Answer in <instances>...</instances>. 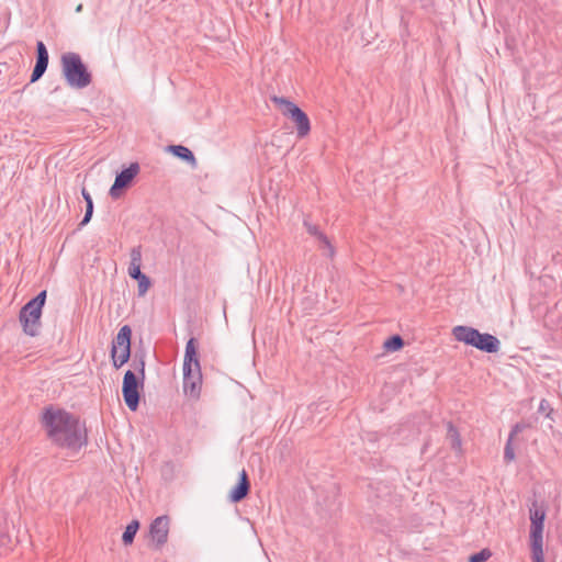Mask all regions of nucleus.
<instances>
[{
	"instance_id": "nucleus-25",
	"label": "nucleus",
	"mask_w": 562,
	"mask_h": 562,
	"mask_svg": "<svg viewBox=\"0 0 562 562\" xmlns=\"http://www.w3.org/2000/svg\"><path fill=\"white\" fill-rule=\"evenodd\" d=\"M92 215H93V204L86 205V212H85L83 218L81 220L79 226L81 227V226L87 225L91 221Z\"/></svg>"
},
{
	"instance_id": "nucleus-15",
	"label": "nucleus",
	"mask_w": 562,
	"mask_h": 562,
	"mask_svg": "<svg viewBox=\"0 0 562 562\" xmlns=\"http://www.w3.org/2000/svg\"><path fill=\"white\" fill-rule=\"evenodd\" d=\"M304 226L306 227V231L308 232V234L315 236L318 239L319 247L327 250L326 255L328 257H333L335 254L334 247L331 246L327 236L319 231L318 226L310 224L307 222H304Z\"/></svg>"
},
{
	"instance_id": "nucleus-2",
	"label": "nucleus",
	"mask_w": 562,
	"mask_h": 562,
	"mask_svg": "<svg viewBox=\"0 0 562 562\" xmlns=\"http://www.w3.org/2000/svg\"><path fill=\"white\" fill-rule=\"evenodd\" d=\"M202 387V372L198 353V340L191 337L186 345L183 359V391L198 400Z\"/></svg>"
},
{
	"instance_id": "nucleus-13",
	"label": "nucleus",
	"mask_w": 562,
	"mask_h": 562,
	"mask_svg": "<svg viewBox=\"0 0 562 562\" xmlns=\"http://www.w3.org/2000/svg\"><path fill=\"white\" fill-rule=\"evenodd\" d=\"M250 480L245 469L239 473L238 482L231 490L228 498L232 503H239L244 501L250 492Z\"/></svg>"
},
{
	"instance_id": "nucleus-11",
	"label": "nucleus",
	"mask_w": 562,
	"mask_h": 562,
	"mask_svg": "<svg viewBox=\"0 0 562 562\" xmlns=\"http://www.w3.org/2000/svg\"><path fill=\"white\" fill-rule=\"evenodd\" d=\"M170 518L167 515L155 518L149 526L153 547L160 550L168 541Z\"/></svg>"
},
{
	"instance_id": "nucleus-14",
	"label": "nucleus",
	"mask_w": 562,
	"mask_h": 562,
	"mask_svg": "<svg viewBox=\"0 0 562 562\" xmlns=\"http://www.w3.org/2000/svg\"><path fill=\"white\" fill-rule=\"evenodd\" d=\"M167 151L171 153L175 157L186 161L192 168H196L198 160L191 149L183 145H169Z\"/></svg>"
},
{
	"instance_id": "nucleus-16",
	"label": "nucleus",
	"mask_w": 562,
	"mask_h": 562,
	"mask_svg": "<svg viewBox=\"0 0 562 562\" xmlns=\"http://www.w3.org/2000/svg\"><path fill=\"white\" fill-rule=\"evenodd\" d=\"M140 527L137 519H133L125 528L122 535V542L124 546H131L135 539V536Z\"/></svg>"
},
{
	"instance_id": "nucleus-12",
	"label": "nucleus",
	"mask_w": 562,
	"mask_h": 562,
	"mask_svg": "<svg viewBox=\"0 0 562 562\" xmlns=\"http://www.w3.org/2000/svg\"><path fill=\"white\" fill-rule=\"evenodd\" d=\"M49 61L48 50L46 45L38 41L36 43V63L31 74L30 83L38 81L45 74Z\"/></svg>"
},
{
	"instance_id": "nucleus-8",
	"label": "nucleus",
	"mask_w": 562,
	"mask_h": 562,
	"mask_svg": "<svg viewBox=\"0 0 562 562\" xmlns=\"http://www.w3.org/2000/svg\"><path fill=\"white\" fill-rule=\"evenodd\" d=\"M132 328L124 325L120 328L116 337L112 341L111 358L113 367L120 369L131 358Z\"/></svg>"
},
{
	"instance_id": "nucleus-28",
	"label": "nucleus",
	"mask_w": 562,
	"mask_h": 562,
	"mask_svg": "<svg viewBox=\"0 0 562 562\" xmlns=\"http://www.w3.org/2000/svg\"><path fill=\"white\" fill-rule=\"evenodd\" d=\"M81 194L86 201V205L93 204L92 198H91L90 193L86 190V188L81 189Z\"/></svg>"
},
{
	"instance_id": "nucleus-4",
	"label": "nucleus",
	"mask_w": 562,
	"mask_h": 562,
	"mask_svg": "<svg viewBox=\"0 0 562 562\" xmlns=\"http://www.w3.org/2000/svg\"><path fill=\"white\" fill-rule=\"evenodd\" d=\"M452 335L456 340L486 353H496L501 348V341L496 336L481 333L471 326L458 325L453 327Z\"/></svg>"
},
{
	"instance_id": "nucleus-10",
	"label": "nucleus",
	"mask_w": 562,
	"mask_h": 562,
	"mask_svg": "<svg viewBox=\"0 0 562 562\" xmlns=\"http://www.w3.org/2000/svg\"><path fill=\"white\" fill-rule=\"evenodd\" d=\"M139 172V165L137 162H132L127 168L121 170L114 180V183L110 188L109 194L112 199H120L123 194V191L130 188L134 178Z\"/></svg>"
},
{
	"instance_id": "nucleus-29",
	"label": "nucleus",
	"mask_w": 562,
	"mask_h": 562,
	"mask_svg": "<svg viewBox=\"0 0 562 562\" xmlns=\"http://www.w3.org/2000/svg\"><path fill=\"white\" fill-rule=\"evenodd\" d=\"M81 194L86 201V205L93 204L92 198H91L90 193L86 190V188L81 189Z\"/></svg>"
},
{
	"instance_id": "nucleus-1",
	"label": "nucleus",
	"mask_w": 562,
	"mask_h": 562,
	"mask_svg": "<svg viewBox=\"0 0 562 562\" xmlns=\"http://www.w3.org/2000/svg\"><path fill=\"white\" fill-rule=\"evenodd\" d=\"M40 423L46 438L59 449L76 453L88 445L86 424L81 423L78 416L64 408L54 405L45 406Z\"/></svg>"
},
{
	"instance_id": "nucleus-17",
	"label": "nucleus",
	"mask_w": 562,
	"mask_h": 562,
	"mask_svg": "<svg viewBox=\"0 0 562 562\" xmlns=\"http://www.w3.org/2000/svg\"><path fill=\"white\" fill-rule=\"evenodd\" d=\"M447 440H449L450 446L453 450H461V437L452 422L447 423Z\"/></svg>"
},
{
	"instance_id": "nucleus-6",
	"label": "nucleus",
	"mask_w": 562,
	"mask_h": 562,
	"mask_svg": "<svg viewBox=\"0 0 562 562\" xmlns=\"http://www.w3.org/2000/svg\"><path fill=\"white\" fill-rule=\"evenodd\" d=\"M530 525V549L532 562H544L543 555V528L546 519V508L533 501L529 509Z\"/></svg>"
},
{
	"instance_id": "nucleus-9",
	"label": "nucleus",
	"mask_w": 562,
	"mask_h": 562,
	"mask_svg": "<svg viewBox=\"0 0 562 562\" xmlns=\"http://www.w3.org/2000/svg\"><path fill=\"white\" fill-rule=\"evenodd\" d=\"M145 379L138 376L134 371L127 370L123 378L122 395L126 406L132 411H137L140 401V393L144 389Z\"/></svg>"
},
{
	"instance_id": "nucleus-20",
	"label": "nucleus",
	"mask_w": 562,
	"mask_h": 562,
	"mask_svg": "<svg viewBox=\"0 0 562 562\" xmlns=\"http://www.w3.org/2000/svg\"><path fill=\"white\" fill-rule=\"evenodd\" d=\"M132 366L137 371V375L145 379V355L136 352Z\"/></svg>"
},
{
	"instance_id": "nucleus-24",
	"label": "nucleus",
	"mask_w": 562,
	"mask_h": 562,
	"mask_svg": "<svg viewBox=\"0 0 562 562\" xmlns=\"http://www.w3.org/2000/svg\"><path fill=\"white\" fill-rule=\"evenodd\" d=\"M529 425L524 423H517L513 426L508 439L514 440V438L521 431H524Z\"/></svg>"
},
{
	"instance_id": "nucleus-18",
	"label": "nucleus",
	"mask_w": 562,
	"mask_h": 562,
	"mask_svg": "<svg viewBox=\"0 0 562 562\" xmlns=\"http://www.w3.org/2000/svg\"><path fill=\"white\" fill-rule=\"evenodd\" d=\"M404 346V339L400 335L390 336L384 342L383 347L386 351H397Z\"/></svg>"
},
{
	"instance_id": "nucleus-30",
	"label": "nucleus",
	"mask_w": 562,
	"mask_h": 562,
	"mask_svg": "<svg viewBox=\"0 0 562 562\" xmlns=\"http://www.w3.org/2000/svg\"><path fill=\"white\" fill-rule=\"evenodd\" d=\"M81 11H82V4L80 3V4H78V5H77V8H76V12H78V13H79V12H81Z\"/></svg>"
},
{
	"instance_id": "nucleus-23",
	"label": "nucleus",
	"mask_w": 562,
	"mask_h": 562,
	"mask_svg": "<svg viewBox=\"0 0 562 562\" xmlns=\"http://www.w3.org/2000/svg\"><path fill=\"white\" fill-rule=\"evenodd\" d=\"M516 458L514 447H513V440L507 439V442L505 445L504 449V460L505 462H512Z\"/></svg>"
},
{
	"instance_id": "nucleus-21",
	"label": "nucleus",
	"mask_w": 562,
	"mask_h": 562,
	"mask_svg": "<svg viewBox=\"0 0 562 562\" xmlns=\"http://www.w3.org/2000/svg\"><path fill=\"white\" fill-rule=\"evenodd\" d=\"M492 557L490 549L485 548L469 557V562H485Z\"/></svg>"
},
{
	"instance_id": "nucleus-22",
	"label": "nucleus",
	"mask_w": 562,
	"mask_h": 562,
	"mask_svg": "<svg viewBox=\"0 0 562 562\" xmlns=\"http://www.w3.org/2000/svg\"><path fill=\"white\" fill-rule=\"evenodd\" d=\"M131 262L130 266H142V247L136 246L131 249Z\"/></svg>"
},
{
	"instance_id": "nucleus-3",
	"label": "nucleus",
	"mask_w": 562,
	"mask_h": 562,
	"mask_svg": "<svg viewBox=\"0 0 562 562\" xmlns=\"http://www.w3.org/2000/svg\"><path fill=\"white\" fill-rule=\"evenodd\" d=\"M60 65L61 74L69 87L85 89L92 82V74L78 53H64L60 57Z\"/></svg>"
},
{
	"instance_id": "nucleus-19",
	"label": "nucleus",
	"mask_w": 562,
	"mask_h": 562,
	"mask_svg": "<svg viewBox=\"0 0 562 562\" xmlns=\"http://www.w3.org/2000/svg\"><path fill=\"white\" fill-rule=\"evenodd\" d=\"M135 280L137 281L138 296L145 295L151 285L150 278L147 277L145 273H142V276L137 277Z\"/></svg>"
},
{
	"instance_id": "nucleus-26",
	"label": "nucleus",
	"mask_w": 562,
	"mask_h": 562,
	"mask_svg": "<svg viewBox=\"0 0 562 562\" xmlns=\"http://www.w3.org/2000/svg\"><path fill=\"white\" fill-rule=\"evenodd\" d=\"M539 412H543V413L547 412L546 416L548 418H551V414L553 413V409L547 400H542L539 405Z\"/></svg>"
},
{
	"instance_id": "nucleus-7",
	"label": "nucleus",
	"mask_w": 562,
	"mask_h": 562,
	"mask_svg": "<svg viewBox=\"0 0 562 562\" xmlns=\"http://www.w3.org/2000/svg\"><path fill=\"white\" fill-rule=\"evenodd\" d=\"M271 101L279 106L281 113L289 117L296 127L299 138H304L311 132V122L307 114L294 102L284 97L273 95Z\"/></svg>"
},
{
	"instance_id": "nucleus-5",
	"label": "nucleus",
	"mask_w": 562,
	"mask_h": 562,
	"mask_svg": "<svg viewBox=\"0 0 562 562\" xmlns=\"http://www.w3.org/2000/svg\"><path fill=\"white\" fill-rule=\"evenodd\" d=\"M46 297L47 291L43 290L20 310L19 321L23 331L31 337H35L40 334L42 311Z\"/></svg>"
},
{
	"instance_id": "nucleus-27",
	"label": "nucleus",
	"mask_w": 562,
	"mask_h": 562,
	"mask_svg": "<svg viewBox=\"0 0 562 562\" xmlns=\"http://www.w3.org/2000/svg\"><path fill=\"white\" fill-rule=\"evenodd\" d=\"M128 276L135 280L137 277H140L142 276V270H140V267L138 266H128Z\"/></svg>"
}]
</instances>
